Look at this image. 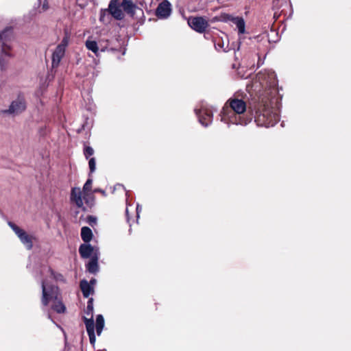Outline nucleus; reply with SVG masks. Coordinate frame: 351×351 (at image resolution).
Here are the masks:
<instances>
[{
    "mask_svg": "<svg viewBox=\"0 0 351 351\" xmlns=\"http://www.w3.org/2000/svg\"><path fill=\"white\" fill-rule=\"evenodd\" d=\"M227 103L232 111L225 113L221 121L228 124L247 125V121L242 116L246 110V103L237 97L230 98Z\"/></svg>",
    "mask_w": 351,
    "mask_h": 351,
    "instance_id": "nucleus-1",
    "label": "nucleus"
},
{
    "mask_svg": "<svg viewBox=\"0 0 351 351\" xmlns=\"http://www.w3.org/2000/svg\"><path fill=\"white\" fill-rule=\"evenodd\" d=\"M255 122L258 126L265 128L274 126L279 121V115L276 110L271 108L267 101L262 99L255 110Z\"/></svg>",
    "mask_w": 351,
    "mask_h": 351,
    "instance_id": "nucleus-2",
    "label": "nucleus"
},
{
    "mask_svg": "<svg viewBox=\"0 0 351 351\" xmlns=\"http://www.w3.org/2000/svg\"><path fill=\"white\" fill-rule=\"evenodd\" d=\"M42 287V304L47 306L49 302H53L52 309L58 313H64L66 310L65 306L59 298V289L54 285H48L46 280L41 282Z\"/></svg>",
    "mask_w": 351,
    "mask_h": 351,
    "instance_id": "nucleus-3",
    "label": "nucleus"
},
{
    "mask_svg": "<svg viewBox=\"0 0 351 351\" xmlns=\"http://www.w3.org/2000/svg\"><path fill=\"white\" fill-rule=\"evenodd\" d=\"M256 82H258L263 88L273 90L277 85L276 75L272 70L260 71L256 75Z\"/></svg>",
    "mask_w": 351,
    "mask_h": 351,
    "instance_id": "nucleus-4",
    "label": "nucleus"
},
{
    "mask_svg": "<svg viewBox=\"0 0 351 351\" xmlns=\"http://www.w3.org/2000/svg\"><path fill=\"white\" fill-rule=\"evenodd\" d=\"M69 37L65 35L61 43L56 47L52 54V68H57L65 54V50L69 44Z\"/></svg>",
    "mask_w": 351,
    "mask_h": 351,
    "instance_id": "nucleus-5",
    "label": "nucleus"
},
{
    "mask_svg": "<svg viewBox=\"0 0 351 351\" xmlns=\"http://www.w3.org/2000/svg\"><path fill=\"white\" fill-rule=\"evenodd\" d=\"M8 225L17 235L21 242L25 246V247L27 250H31L33 247V236L29 235L25 230L20 228L19 226L11 221L8 222Z\"/></svg>",
    "mask_w": 351,
    "mask_h": 351,
    "instance_id": "nucleus-6",
    "label": "nucleus"
},
{
    "mask_svg": "<svg viewBox=\"0 0 351 351\" xmlns=\"http://www.w3.org/2000/svg\"><path fill=\"white\" fill-rule=\"evenodd\" d=\"M26 108V104L23 97L19 96L10 104L9 108L3 111L4 114L17 115L23 112Z\"/></svg>",
    "mask_w": 351,
    "mask_h": 351,
    "instance_id": "nucleus-7",
    "label": "nucleus"
},
{
    "mask_svg": "<svg viewBox=\"0 0 351 351\" xmlns=\"http://www.w3.org/2000/svg\"><path fill=\"white\" fill-rule=\"evenodd\" d=\"M195 112L198 117L199 122L203 126L207 127L212 123L213 112L206 106H202L200 109H195Z\"/></svg>",
    "mask_w": 351,
    "mask_h": 351,
    "instance_id": "nucleus-8",
    "label": "nucleus"
},
{
    "mask_svg": "<svg viewBox=\"0 0 351 351\" xmlns=\"http://www.w3.org/2000/svg\"><path fill=\"white\" fill-rule=\"evenodd\" d=\"M84 199H85V195H83V193L80 188L73 187L71 189L70 200L72 204H74L77 207L85 210L84 207Z\"/></svg>",
    "mask_w": 351,
    "mask_h": 351,
    "instance_id": "nucleus-9",
    "label": "nucleus"
},
{
    "mask_svg": "<svg viewBox=\"0 0 351 351\" xmlns=\"http://www.w3.org/2000/svg\"><path fill=\"white\" fill-rule=\"evenodd\" d=\"M171 13V5L167 0H164L160 3L156 10V14L159 19H167Z\"/></svg>",
    "mask_w": 351,
    "mask_h": 351,
    "instance_id": "nucleus-10",
    "label": "nucleus"
},
{
    "mask_svg": "<svg viewBox=\"0 0 351 351\" xmlns=\"http://www.w3.org/2000/svg\"><path fill=\"white\" fill-rule=\"evenodd\" d=\"M189 25L196 32L202 33L208 27V22L202 17H195L189 21Z\"/></svg>",
    "mask_w": 351,
    "mask_h": 351,
    "instance_id": "nucleus-11",
    "label": "nucleus"
},
{
    "mask_svg": "<svg viewBox=\"0 0 351 351\" xmlns=\"http://www.w3.org/2000/svg\"><path fill=\"white\" fill-rule=\"evenodd\" d=\"M96 252L99 253V249L97 247H93L88 243L82 244L79 248V253L84 258H91Z\"/></svg>",
    "mask_w": 351,
    "mask_h": 351,
    "instance_id": "nucleus-12",
    "label": "nucleus"
},
{
    "mask_svg": "<svg viewBox=\"0 0 351 351\" xmlns=\"http://www.w3.org/2000/svg\"><path fill=\"white\" fill-rule=\"evenodd\" d=\"M121 5H119L117 0H112L109 4V12L112 16L117 19L121 20L123 18V13L122 12Z\"/></svg>",
    "mask_w": 351,
    "mask_h": 351,
    "instance_id": "nucleus-13",
    "label": "nucleus"
},
{
    "mask_svg": "<svg viewBox=\"0 0 351 351\" xmlns=\"http://www.w3.org/2000/svg\"><path fill=\"white\" fill-rule=\"evenodd\" d=\"M99 258V253L96 252L93 256L91 257L89 262L86 264V267L87 271L90 274H96L99 271L98 260Z\"/></svg>",
    "mask_w": 351,
    "mask_h": 351,
    "instance_id": "nucleus-14",
    "label": "nucleus"
},
{
    "mask_svg": "<svg viewBox=\"0 0 351 351\" xmlns=\"http://www.w3.org/2000/svg\"><path fill=\"white\" fill-rule=\"evenodd\" d=\"M5 32L0 34V64L3 65L4 58L10 56L9 47L7 46L3 41V38Z\"/></svg>",
    "mask_w": 351,
    "mask_h": 351,
    "instance_id": "nucleus-15",
    "label": "nucleus"
},
{
    "mask_svg": "<svg viewBox=\"0 0 351 351\" xmlns=\"http://www.w3.org/2000/svg\"><path fill=\"white\" fill-rule=\"evenodd\" d=\"M80 288L84 298H88L94 292L93 286L86 280L80 282Z\"/></svg>",
    "mask_w": 351,
    "mask_h": 351,
    "instance_id": "nucleus-16",
    "label": "nucleus"
},
{
    "mask_svg": "<svg viewBox=\"0 0 351 351\" xmlns=\"http://www.w3.org/2000/svg\"><path fill=\"white\" fill-rule=\"evenodd\" d=\"M81 237L84 243H89L93 238L92 230L88 227H82L81 229Z\"/></svg>",
    "mask_w": 351,
    "mask_h": 351,
    "instance_id": "nucleus-17",
    "label": "nucleus"
},
{
    "mask_svg": "<svg viewBox=\"0 0 351 351\" xmlns=\"http://www.w3.org/2000/svg\"><path fill=\"white\" fill-rule=\"evenodd\" d=\"M232 22L236 25L239 34H243L245 31V24L243 18L234 17L232 19Z\"/></svg>",
    "mask_w": 351,
    "mask_h": 351,
    "instance_id": "nucleus-18",
    "label": "nucleus"
},
{
    "mask_svg": "<svg viewBox=\"0 0 351 351\" xmlns=\"http://www.w3.org/2000/svg\"><path fill=\"white\" fill-rule=\"evenodd\" d=\"M121 7L124 11L130 14H134L136 5L132 1L123 0L121 4Z\"/></svg>",
    "mask_w": 351,
    "mask_h": 351,
    "instance_id": "nucleus-19",
    "label": "nucleus"
},
{
    "mask_svg": "<svg viewBox=\"0 0 351 351\" xmlns=\"http://www.w3.org/2000/svg\"><path fill=\"white\" fill-rule=\"evenodd\" d=\"M85 45L89 51L93 52L97 56L99 55V47L96 41L88 39Z\"/></svg>",
    "mask_w": 351,
    "mask_h": 351,
    "instance_id": "nucleus-20",
    "label": "nucleus"
},
{
    "mask_svg": "<svg viewBox=\"0 0 351 351\" xmlns=\"http://www.w3.org/2000/svg\"><path fill=\"white\" fill-rule=\"evenodd\" d=\"M39 5L36 10H33V12H34V15H36L37 13L40 14L42 12H46L49 8L47 0H44L43 2H41L40 0H39Z\"/></svg>",
    "mask_w": 351,
    "mask_h": 351,
    "instance_id": "nucleus-21",
    "label": "nucleus"
},
{
    "mask_svg": "<svg viewBox=\"0 0 351 351\" xmlns=\"http://www.w3.org/2000/svg\"><path fill=\"white\" fill-rule=\"evenodd\" d=\"M104 327V319L101 315H98L96 318V330L98 335H100Z\"/></svg>",
    "mask_w": 351,
    "mask_h": 351,
    "instance_id": "nucleus-22",
    "label": "nucleus"
},
{
    "mask_svg": "<svg viewBox=\"0 0 351 351\" xmlns=\"http://www.w3.org/2000/svg\"><path fill=\"white\" fill-rule=\"evenodd\" d=\"M84 324L86 325L87 333L95 331L93 317L90 316L89 319L84 317Z\"/></svg>",
    "mask_w": 351,
    "mask_h": 351,
    "instance_id": "nucleus-23",
    "label": "nucleus"
},
{
    "mask_svg": "<svg viewBox=\"0 0 351 351\" xmlns=\"http://www.w3.org/2000/svg\"><path fill=\"white\" fill-rule=\"evenodd\" d=\"M85 312L87 315L93 316V298H90L88 300Z\"/></svg>",
    "mask_w": 351,
    "mask_h": 351,
    "instance_id": "nucleus-24",
    "label": "nucleus"
},
{
    "mask_svg": "<svg viewBox=\"0 0 351 351\" xmlns=\"http://www.w3.org/2000/svg\"><path fill=\"white\" fill-rule=\"evenodd\" d=\"M94 154V150L91 147L86 146L84 149V154L86 158Z\"/></svg>",
    "mask_w": 351,
    "mask_h": 351,
    "instance_id": "nucleus-25",
    "label": "nucleus"
},
{
    "mask_svg": "<svg viewBox=\"0 0 351 351\" xmlns=\"http://www.w3.org/2000/svg\"><path fill=\"white\" fill-rule=\"evenodd\" d=\"M88 166L90 173H93L96 169V161L95 158H91L88 161Z\"/></svg>",
    "mask_w": 351,
    "mask_h": 351,
    "instance_id": "nucleus-26",
    "label": "nucleus"
},
{
    "mask_svg": "<svg viewBox=\"0 0 351 351\" xmlns=\"http://www.w3.org/2000/svg\"><path fill=\"white\" fill-rule=\"evenodd\" d=\"M91 185H92V180L88 179L83 187V191H84V193L90 190Z\"/></svg>",
    "mask_w": 351,
    "mask_h": 351,
    "instance_id": "nucleus-27",
    "label": "nucleus"
},
{
    "mask_svg": "<svg viewBox=\"0 0 351 351\" xmlns=\"http://www.w3.org/2000/svg\"><path fill=\"white\" fill-rule=\"evenodd\" d=\"M88 337H89V340H90V344L94 346L95 343V341H96V337H95V331L94 332H91L90 333H88Z\"/></svg>",
    "mask_w": 351,
    "mask_h": 351,
    "instance_id": "nucleus-28",
    "label": "nucleus"
},
{
    "mask_svg": "<svg viewBox=\"0 0 351 351\" xmlns=\"http://www.w3.org/2000/svg\"><path fill=\"white\" fill-rule=\"evenodd\" d=\"M87 222L90 225V226H93L94 224L96 223L97 222V218L94 216H92V215H89L87 217Z\"/></svg>",
    "mask_w": 351,
    "mask_h": 351,
    "instance_id": "nucleus-29",
    "label": "nucleus"
},
{
    "mask_svg": "<svg viewBox=\"0 0 351 351\" xmlns=\"http://www.w3.org/2000/svg\"><path fill=\"white\" fill-rule=\"evenodd\" d=\"M44 271L49 273L52 278H55L53 271L49 267H45Z\"/></svg>",
    "mask_w": 351,
    "mask_h": 351,
    "instance_id": "nucleus-30",
    "label": "nucleus"
},
{
    "mask_svg": "<svg viewBox=\"0 0 351 351\" xmlns=\"http://www.w3.org/2000/svg\"><path fill=\"white\" fill-rule=\"evenodd\" d=\"M141 210V207L140 206L139 204H137V206H136V213H137V217L138 218L139 217V212Z\"/></svg>",
    "mask_w": 351,
    "mask_h": 351,
    "instance_id": "nucleus-31",
    "label": "nucleus"
},
{
    "mask_svg": "<svg viewBox=\"0 0 351 351\" xmlns=\"http://www.w3.org/2000/svg\"><path fill=\"white\" fill-rule=\"evenodd\" d=\"M88 283L90 284L93 287L96 283V280L95 278H93L90 280V282Z\"/></svg>",
    "mask_w": 351,
    "mask_h": 351,
    "instance_id": "nucleus-32",
    "label": "nucleus"
},
{
    "mask_svg": "<svg viewBox=\"0 0 351 351\" xmlns=\"http://www.w3.org/2000/svg\"><path fill=\"white\" fill-rule=\"evenodd\" d=\"M95 191H99V193H102L103 195H105V191H102V190H95Z\"/></svg>",
    "mask_w": 351,
    "mask_h": 351,
    "instance_id": "nucleus-33",
    "label": "nucleus"
},
{
    "mask_svg": "<svg viewBox=\"0 0 351 351\" xmlns=\"http://www.w3.org/2000/svg\"><path fill=\"white\" fill-rule=\"evenodd\" d=\"M241 36H240V37L239 38V45H241Z\"/></svg>",
    "mask_w": 351,
    "mask_h": 351,
    "instance_id": "nucleus-34",
    "label": "nucleus"
},
{
    "mask_svg": "<svg viewBox=\"0 0 351 351\" xmlns=\"http://www.w3.org/2000/svg\"><path fill=\"white\" fill-rule=\"evenodd\" d=\"M48 318L52 320L51 315L49 313L48 314Z\"/></svg>",
    "mask_w": 351,
    "mask_h": 351,
    "instance_id": "nucleus-35",
    "label": "nucleus"
},
{
    "mask_svg": "<svg viewBox=\"0 0 351 351\" xmlns=\"http://www.w3.org/2000/svg\"><path fill=\"white\" fill-rule=\"evenodd\" d=\"M125 213H126V215L128 216V208H126Z\"/></svg>",
    "mask_w": 351,
    "mask_h": 351,
    "instance_id": "nucleus-36",
    "label": "nucleus"
},
{
    "mask_svg": "<svg viewBox=\"0 0 351 351\" xmlns=\"http://www.w3.org/2000/svg\"><path fill=\"white\" fill-rule=\"evenodd\" d=\"M117 186H118V187H123V186H122V185H121V184H118V185H117Z\"/></svg>",
    "mask_w": 351,
    "mask_h": 351,
    "instance_id": "nucleus-37",
    "label": "nucleus"
}]
</instances>
